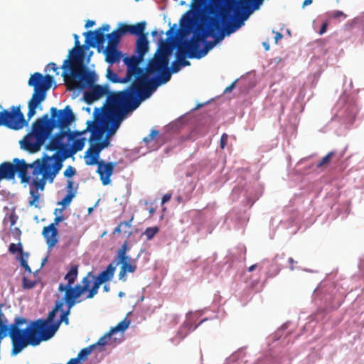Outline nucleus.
I'll list each match as a JSON object with an SVG mask.
<instances>
[{
  "label": "nucleus",
  "instance_id": "nucleus-13",
  "mask_svg": "<svg viewBox=\"0 0 364 364\" xmlns=\"http://www.w3.org/2000/svg\"><path fill=\"white\" fill-rule=\"evenodd\" d=\"M28 124L23 114L21 111V107L11 106L10 110L4 109L0 112V127L19 130Z\"/></svg>",
  "mask_w": 364,
  "mask_h": 364
},
{
  "label": "nucleus",
  "instance_id": "nucleus-3",
  "mask_svg": "<svg viewBox=\"0 0 364 364\" xmlns=\"http://www.w3.org/2000/svg\"><path fill=\"white\" fill-rule=\"evenodd\" d=\"M61 68L62 76L67 81L70 90H82L96 81L95 72L89 70L83 63L82 48H73Z\"/></svg>",
  "mask_w": 364,
  "mask_h": 364
},
{
  "label": "nucleus",
  "instance_id": "nucleus-41",
  "mask_svg": "<svg viewBox=\"0 0 364 364\" xmlns=\"http://www.w3.org/2000/svg\"><path fill=\"white\" fill-rule=\"evenodd\" d=\"M37 284L36 280H31L27 278L26 277H23L22 279V287L24 289H33Z\"/></svg>",
  "mask_w": 364,
  "mask_h": 364
},
{
  "label": "nucleus",
  "instance_id": "nucleus-11",
  "mask_svg": "<svg viewBox=\"0 0 364 364\" xmlns=\"http://www.w3.org/2000/svg\"><path fill=\"white\" fill-rule=\"evenodd\" d=\"M168 63V61L154 55V58L148 62L146 68H141L142 72L135 74V80H133L126 90L133 94L139 89L145 87L146 82L150 80L149 75L158 74L164 69H166Z\"/></svg>",
  "mask_w": 364,
  "mask_h": 364
},
{
  "label": "nucleus",
  "instance_id": "nucleus-62",
  "mask_svg": "<svg viewBox=\"0 0 364 364\" xmlns=\"http://www.w3.org/2000/svg\"><path fill=\"white\" fill-rule=\"evenodd\" d=\"M273 33H275L274 42H275V43H277L278 41L283 38V35L281 33H279V32H274V31H273Z\"/></svg>",
  "mask_w": 364,
  "mask_h": 364
},
{
  "label": "nucleus",
  "instance_id": "nucleus-31",
  "mask_svg": "<svg viewBox=\"0 0 364 364\" xmlns=\"http://www.w3.org/2000/svg\"><path fill=\"white\" fill-rule=\"evenodd\" d=\"M120 38L121 37L115 31H112L111 33L107 34V39L108 41V43L107 46H118Z\"/></svg>",
  "mask_w": 364,
  "mask_h": 364
},
{
  "label": "nucleus",
  "instance_id": "nucleus-44",
  "mask_svg": "<svg viewBox=\"0 0 364 364\" xmlns=\"http://www.w3.org/2000/svg\"><path fill=\"white\" fill-rule=\"evenodd\" d=\"M75 197V193L70 192L62 199L61 201L58 203L59 205H62L63 206L68 205L72 201L73 198Z\"/></svg>",
  "mask_w": 364,
  "mask_h": 364
},
{
  "label": "nucleus",
  "instance_id": "nucleus-48",
  "mask_svg": "<svg viewBox=\"0 0 364 364\" xmlns=\"http://www.w3.org/2000/svg\"><path fill=\"white\" fill-rule=\"evenodd\" d=\"M76 173V170L72 166H69L64 171V176L68 178L73 176Z\"/></svg>",
  "mask_w": 364,
  "mask_h": 364
},
{
  "label": "nucleus",
  "instance_id": "nucleus-7",
  "mask_svg": "<svg viewBox=\"0 0 364 364\" xmlns=\"http://www.w3.org/2000/svg\"><path fill=\"white\" fill-rule=\"evenodd\" d=\"M219 28L218 21L215 17H201V23L197 26L191 38L178 45L179 50L186 53L188 58H203L200 44L205 42L210 35H213L215 29Z\"/></svg>",
  "mask_w": 364,
  "mask_h": 364
},
{
  "label": "nucleus",
  "instance_id": "nucleus-18",
  "mask_svg": "<svg viewBox=\"0 0 364 364\" xmlns=\"http://www.w3.org/2000/svg\"><path fill=\"white\" fill-rule=\"evenodd\" d=\"M115 270L116 267L113 263H110L105 270L95 277V281L93 282L89 293H87L86 299H92L97 294L100 285L110 281L113 278Z\"/></svg>",
  "mask_w": 364,
  "mask_h": 364
},
{
  "label": "nucleus",
  "instance_id": "nucleus-58",
  "mask_svg": "<svg viewBox=\"0 0 364 364\" xmlns=\"http://www.w3.org/2000/svg\"><path fill=\"white\" fill-rule=\"evenodd\" d=\"M99 144L100 145L101 148L103 149H105V147H107L109 144V141L108 140V139H105V140L103 141H98Z\"/></svg>",
  "mask_w": 364,
  "mask_h": 364
},
{
  "label": "nucleus",
  "instance_id": "nucleus-16",
  "mask_svg": "<svg viewBox=\"0 0 364 364\" xmlns=\"http://www.w3.org/2000/svg\"><path fill=\"white\" fill-rule=\"evenodd\" d=\"M63 306V301H58L56 300L53 309L48 313V317L46 319L38 318L36 321H40V327L38 329V335L40 337V343L46 341L50 339L52 337H48L47 334L48 330L53 326V320L55 317L56 312L62 310Z\"/></svg>",
  "mask_w": 364,
  "mask_h": 364
},
{
  "label": "nucleus",
  "instance_id": "nucleus-30",
  "mask_svg": "<svg viewBox=\"0 0 364 364\" xmlns=\"http://www.w3.org/2000/svg\"><path fill=\"white\" fill-rule=\"evenodd\" d=\"M112 335V333L109 331L106 335L101 337L96 343L92 344V346H95V349L98 348L100 352L103 351L105 350L104 346L107 343V341L110 339Z\"/></svg>",
  "mask_w": 364,
  "mask_h": 364
},
{
  "label": "nucleus",
  "instance_id": "nucleus-4",
  "mask_svg": "<svg viewBox=\"0 0 364 364\" xmlns=\"http://www.w3.org/2000/svg\"><path fill=\"white\" fill-rule=\"evenodd\" d=\"M264 0H192L191 6L197 12L205 11L206 15L210 14V9L213 7L217 10V16L220 18L222 11L230 6V16H236L238 9L241 26L249 16L255 10L259 9Z\"/></svg>",
  "mask_w": 364,
  "mask_h": 364
},
{
  "label": "nucleus",
  "instance_id": "nucleus-56",
  "mask_svg": "<svg viewBox=\"0 0 364 364\" xmlns=\"http://www.w3.org/2000/svg\"><path fill=\"white\" fill-rule=\"evenodd\" d=\"M4 306L3 304H0V326H2V324H5V323L7 322L6 319L4 318V315L2 311V307Z\"/></svg>",
  "mask_w": 364,
  "mask_h": 364
},
{
  "label": "nucleus",
  "instance_id": "nucleus-39",
  "mask_svg": "<svg viewBox=\"0 0 364 364\" xmlns=\"http://www.w3.org/2000/svg\"><path fill=\"white\" fill-rule=\"evenodd\" d=\"M129 321L124 319L123 321H120L114 328H112L110 330V333L112 334L114 332L124 331L129 327Z\"/></svg>",
  "mask_w": 364,
  "mask_h": 364
},
{
  "label": "nucleus",
  "instance_id": "nucleus-23",
  "mask_svg": "<svg viewBox=\"0 0 364 364\" xmlns=\"http://www.w3.org/2000/svg\"><path fill=\"white\" fill-rule=\"evenodd\" d=\"M119 263L122 264L118 274L119 279L124 282L127 280V274L135 272L137 265L135 259H132L130 257L124 260H119Z\"/></svg>",
  "mask_w": 364,
  "mask_h": 364
},
{
  "label": "nucleus",
  "instance_id": "nucleus-37",
  "mask_svg": "<svg viewBox=\"0 0 364 364\" xmlns=\"http://www.w3.org/2000/svg\"><path fill=\"white\" fill-rule=\"evenodd\" d=\"M95 349V346H89L82 349L77 354V358L81 360H85L88 355L91 354L92 351Z\"/></svg>",
  "mask_w": 364,
  "mask_h": 364
},
{
  "label": "nucleus",
  "instance_id": "nucleus-10",
  "mask_svg": "<svg viewBox=\"0 0 364 364\" xmlns=\"http://www.w3.org/2000/svg\"><path fill=\"white\" fill-rule=\"evenodd\" d=\"M102 149L98 142L90 143V148L85 154V164L88 166L97 164V173L99 174L102 183L107 186L110 183V177L113 173L114 168L117 166L115 162H105L98 161L100 154Z\"/></svg>",
  "mask_w": 364,
  "mask_h": 364
},
{
  "label": "nucleus",
  "instance_id": "nucleus-51",
  "mask_svg": "<svg viewBox=\"0 0 364 364\" xmlns=\"http://www.w3.org/2000/svg\"><path fill=\"white\" fill-rule=\"evenodd\" d=\"M7 331L9 332V327L5 324H2V326H0V339L4 338L7 336V334H9Z\"/></svg>",
  "mask_w": 364,
  "mask_h": 364
},
{
  "label": "nucleus",
  "instance_id": "nucleus-19",
  "mask_svg": "<svg viewBox=\"0 0 364 364\" xmlns=\"http://www.w3.org/2000/svg\"><path fill=\"white\" fill-rule=\"evenodd\" d=\"M90 87L89 90L84 92V100L87 104H92L95 101L98 100L101 97L107 95V97L112 94L109 92V87L107 85L102 86L99 85H87L86 87Z\"/></svg>",
  "mask_w": 364,
  "mask_h": 364
},
{
  "label": "nucleus",
  "instance_id": "nucleus-43",
  "mask_svg": "<svg viewBox=\"0 0 364 364\" xmlns=\"http://www.w3.org/2000/svg\"><path fill=\"white\" fill-rule=\"evenodd\" d=\"M335 155L334 151L329 152L327 155L321 159V160L317 164L316 166L320 168L323 165L328 164L331 159V158Z\"/></svg>",
  "mask_w": 364,
  "mask_h": 364
},
{
  "label": "nucleus",
  "instance_id": "nucleus-15",
  "mask_svg": "<svg viewBox=\"0 0 364 364\" xmlns=\"http://www.w3.org/2000/svg\"><path fill=\"white\" fill-rule=\"evenodd\" d=\"M63 211L62 208H56L54 214L57 215ZM65 218L61 215H56L53 220V223L43 228L42 235L46 241L48 248L54 247L58 242V230L56 225L63 221Z\"/></svg>",
  "mask_w": 364,
  "mask_h": 364
},
{
  "label": "nucleus",
  "instance_id": "nucleus-20",
  "mask_svg": "<svg viewBox=\"0 0 364 364\" xmlns=\"http://www.w3.org/2000/svg\"><path fill=\"white\" fill-rule=\"evenodd\" d=\"M58 290L60 292H65L62 299L58 301H63V304H65L69 309H72L76 304L82 301L81 299H79L80 296L73 289V286L66 287L64 286V284L60 283Z\"/></svg>",
  "mask_w": 364,
  "mask_h": 364
},
{
  "label": "nucleus",
  "instance_id": "nucleus-55",
  "mask_svg": "<svg viewBox=\"0 0 364 364\" xmlns=\"http://www.w3.org/2000/svg\"><path fill=\"white\" fill-rule=\"evenodd\" d=\"M228 135L226 134H223L222 136H221V138H220V147L222 149H224L225 146H226L227 144V142H228Z\"/></svg>",
  "mask_w": 364,
  "mask_h": 364
},
{
  "label": "nucleus",
  "instance_id": "nucleus-53",
  "mask_svg": "<svg viewBox=\"0 0 364 364\" xmlns=\"http://www.w3.org/2000/svg\"><path fill=\"white\" fill-rule=\"evenodd\" d=\"M47 68L49 70H52L53 72H55L56 75L59 74V72H58L59 68L57 67V65L55 63H50L47 65Z\"/></svg>",
  "mask_w": 364,
  "mask_h": 364
},
{
  "label": "nucleus",
  "instance_id": "nucleus-5",
  "mask_svg": "<svg viewBox=\"0 0 364 364\" xmlns=\"http://www.w3.org/2000/svg\"><path fill=\"white\" fill-rule=\"evenodd\" d=\"M136 97L127 90L109 95L106 100L107 107L105 111L103 122H108L114 129L119 128L124 116L136 105Z\"/></svg>",
  "mask_w": 364,
  "mask_h": 364
},
{
  "label": "nucleus",
  "instance_id": "nucleus-60",
  "mask_svg": "<svg viewBox=\"0 0 364 364\" xmlns=\"http://www.w3.org/2000/svg\"><path fill=\"white\" fill-rule=\"evenodd\" d=\"M123 225L122 223H120L113 230V234H119L122 232V226Z\"/></svg>",
  "mask_w": 364,
  "mask_h": 364
},
{
  "label": "nucleus",
  "instance_id": "nucleus-25",
  "mask_svg": "<svg viewBox=\"0 0 364 364\" xmlns=\"http://www.w3.org/2000/svg\"><path fill=\"white\" fill-rule=\"evenodd\" d=\"M72 309L67 307V309L62 312L60 318L53 323V326L48 330L47 334L48 337H53L56 331L58 330L61 323H64L65 325L69 324L68 316L70 314Z\"/></svg>",
  "mask_w": 364,
  "mask_h": 364
},
{
  "label": "nucleus",
  "instance_id": "nucleus-52",
  "mask_svg": "<svg viewBox=\"0 0 364 364\" xmlns=\"http://www.w3.org/2000/svg\"><path fill=\"white\" fill-rule=\"evenodd\" d=\"M331 17L333 18H346V15L341 11H334L331 14Z\"/></svg>",
  "mask_w": 364,
  "mask_h": 364
},
{
  "label": "nucleus",
  "instance_id": "nucleus-42",
  "mask_svg": "<svg viewBox=\"0 0 364 364\" xmlns=\"http://www.w3.org/2000/svg\"><path fill=\"white\" fill-rule=\"evenodd\" d=\"M159 231V229L158 227H149L147 228L144 231V235L146 237V239L148 240H151L156 234Z\"/></svg>",
  "mask_w": 364,
  "mask_h": 364
},
{
  "label": "nucleus",
  "instance_id": "nucleus-50",
  "mask_svg": "<svg viewBox=\"0 0 364 364\" xmlns=\"http://www.w3.org/2000/svg\"><path fill=\"white\" fill-rule=\"evenodd\" d=\"M26 258L27 257H26L25 256H21V259H20V262H21V266L25 269V270L31 274V269L26 262Z\"/></svg>",
  "mask_w": 364,
  "mask_h": 364
},
{
  "label": "nucleus",
  "instance_id": "nucleus-46",
  "mask_svg": "<svg viewBox=\"0 0 364 364\" xmlns=\"http://www.w3.org/2000/svg\"><path fill=\"white\" fill-rule=\"evenodd\" d=\"M158 135H159V131L151 130L150 134L147 136H146L143 139V141L145 143L148 144V143L151 142L152 140H154L155 139V137Z\"/></svg>",
  "mask_w": 364,
  "mask_h": 364
},
{
  "label": "nucleus",
  "instance_id": "nucleus-9",
  "mask_svg": "<svg viewBox=\"0 0 364 364\" xmlns=\"http://www.w3.org/2000/svg\"><path fill=\"white\" fill-rule=\"evenodd\" d=\"M53 77L50 75L43 76L40 73H35L28 80V85L33 87V93L28 101V111L27 117L28 119L33 117L36 113V108L46 99V92L52 86Z\"/></svg>",
  "mask_w": 364,
  "mask_h": 364
},
{
  "label": "nucleus",
  "instance_id": "nucleus-14",
  "mask_svg": "<svg viewBox=\"0 0 364 364\" xmlns=\"http://www.w3.org/2000/svg\"><path fill=\"white\" fill-rule=\"evenodd\" d=\"M136 36H138L135 50L137 55H133L131 57H125L123 61L126 65L130 66V70H135L139 73L142 72L139 64L143 61L145 54L149 50V41L144 31Z\"/></svg>",
  "mask_w": 364,
  "mask_h": 364
},
{
  "label": "nucleus",
  "instance_id": "nucleus-36",
  "mask_svg": "<svg viewBox=\"0 0 364 364\" xmlns=\"http://www.w3.org/2000/svg\"><path fill=\"white\" fill-rule=\"evenodd\" d=\"M129 248L128 246L127 241H125L117 251L118 260H124L127 259L129 256L127 255V252L129 250Z\"/></svg>",
  "mask_w": 364,
  "mask_h": 364
},
{
  "label": "nucleus",
  "instance_id": "nucleus-54",
  "mask_svg": "<svg viewBox=\"0 0 364 364\" xmlns=\"http://www.w3.org/2000/svg\"><path fill=\"white\" fill-rule=\"evenodd\" d=\"M180 68H181L180 64L176 60H174L171 65V72L177 73L179 71Z\"/></svg>",
  "mask_w": 364,
  "mask_h": 364
},
{
  "label": "nucleus",
  "instance_id": "nucleus-24",
  "mask_svg": "<svg viewBox=\"0 0 364 364\" xmlns=\"http://www.w3.org/2000/svg\"><path fill=\"white\" fill-rule=\"evenodd\" d=\"M86 124V130L91 133L89 139L90 143L100 141L105 133V129H103L102 125L91 120H88Z\"/></svg>",
  "mask_w": 364,
  "mask_h": 364
},
{
  "label": "nucleus",
  "instance_id": "nucleus-26",
  "mask_svg": "<svg viewBox=\"0 0 364 364\" xmlns=\"http://www.w3.org/2000/svg\"><path fill=\"white\" fill-rule=\"evenodd\" d=\"M105 60L112 65L119 62L121 57V52L118 50L117 46H107L104 50Z\"/></svg>",
  "mask_w": 364,
  "mask_h": 364
},
{
  "label": "nucleus",
  "instance_id": "nucleus-49",
  "mask_svg": "<svg viewBox=\"0 0 364 364\" xmlns=\"http://www.w3.org/2000/svg\"><path fill=\"white\" fill-rule=\"evenodd\" d=\"M73 289L81 296L84 294L85 291V286H82L81 284H77L75 287H73Z\"/></svg>",
  "mask_w": 364,
  "mask_h": 364
},
{
  "label": "nucleus",
  "instance_id": "nucleus-38",
  "mask_svg": "<svg viewBox=\"0 0 364 364\" xmlns=\"http://www.w3.org/2000/svg\"><path fill=\"white\" fill-rule=\"evenodd\" d=\"M9 251L12 254H15L16 252H18L21 256H25L26 257H28V253L23 254L22 245L21 242L18 243L17 245L15 243H11L9 247Z\"/></svg>",
  "mask_w": 364,
  "mask_h": 364
},
{
  "label": "nucleus",
  "instance_id": "nucleus-21",
  "mask_svg": "<svg viewBox=\"0 0 364 364\" xmlns=\"http://www.w3.org/2000/svg\"><path fill=\"white\" fill-rule=\"evenodd\" d=\"M146 23L141 21L136 23L135 25H128L124 23H120L118 25L117 29L114 30L119 36L122 38V36L130 33L132 35H136L142 33L145 31Z\"/></svg>",
  "mask_w": 364,
  "mask_h": 364
},
{
  "label": "nucleus",
  "instance_id": "nucleus-34",
  "mask_svg": "<svg viewBox=\"0 0 364 364\" xmlns=\"http://www.w3.org/2000/svg\"><path fill=\"white\" fill-rule=\"evenodd\" d=\"M85 141L86 139L84 137L73 140L71 148L75 154L83 149Z\"/></svg>",
  "mask_w": 364,
  "mask_h": 364
},
{
  "label": "nucleus",
  "instance_id": "nucleus-64",
  "mask_svg": "<svg viewBox=\"0 0 364 364\" xmlns=\"http://www.w3.org/2000/svg\"><path fill=\"white\" fill-rule=\"evenodd\" d=\"M80 362V360L77 358V356L76 358H71L68 363L67 364H79Z\"/></svg>",
  "mask_w": 364,
  "mask_h": 364
},
{
  "label": "nucleus",
  "instance_id": "nucleus-27",
  "mask_svg": "<svg viewBox=\"0 0 364 364\" xmlns=\"http://www.w3.org/2000/svg\"><path fill=\"white\" fill-rule=\"evenodd\" d=\"M171 52L172 48L171 46L168 43H162L155 55L169 62L168 57L171 54Z\"/></svg>",
  "mask_w": 364,
  "mask_h": 364
},
{
  "label": "nucleus",
  "instance_id": "nucleus-45",
  "mask_svg": "<svg viewBox=\"0 0 364 364\" xmlns=\"http://www.w3.org/2000/svg\"><path fill=\"white\" fill-rule=\"evenodd\" d=\"M65 128H60V131L55 134L53 136L57 139L59 141H63V139L67 136L68 137V131L65 130Z\"/></svg>",
  "mask_w": 364,
  "mask_h": 364
},
{
  "label": "nucleus",
  "instance_id": "nucleus-33",
  "mask_svg": "<svg viewBox=\"0 0 364 364\" xmlns=\"http://www.w3.org/2000/svg\"><path fill=\"white\" fill-rule=\"evenodd\" d=\"M187 57L186 53L184 51L181 52L179 50V46H178V50L176 53V61L180 64L181 66H189L191 63L186 59Z\"/></svg>",
  "mask_w": 364,
  "mask_h": 364
},
{
  "label": "nucleus",
  "instance_id": "nucleus-40",
  "mask_svg": "<svg viewBox=\"0 0 364 364\" xmlns=\"http://www.w3.org/2000/svg\"><path fill=\"white\" fill-rule=\"evenodd\" d=\"M66 128H67V131H68V140L69 141L74 140L75 138H76L77 136H80L85 134L87 132V130H86V129L82 131H77L76 130V131L72 132L70 130L68 127Z\"/></svg>",
  "mask_w": 364,
  "mask_h": 364
},
{
  "label": "nucleus",
  "instance_id": "nucleus-57",
  "mask_svg": "<svg viewBox=\"0 0 364 364\" xmlns=\"http://www.w3.org/2000/svg\"><path fill=\"white\" fill-rule=\"evenodd\" d=\"M73 37L75 38V48H82L83 47L80 46V41H79V36L77 34H74Z\"/></svg>",
  "mask_w": 364,
  "mask_h": 364
},
{
  "label": "nucleus",
  "instance_id": "nucleus-59",
  "mask_svg": "<svg viewBox=\"0 0 364 364\" xmlns=\"http://www.w3.org/2000/svg\"><path fill=\"white\" fill-rule=\"evenodd\" d=\"M327 26H328V23L326 22H324L321 26V28L319 30V32L318 33L320 35H322L326 31V29H327Z\"/></svg>",
  "mask_w": 364,
  "mask_h": 364
},
{
  "label": "nucleus",
  "instance_id": "nucleus-28",
  "mask_svg": "<svg viewBox=\"0 0 364 364\" xmlns=\"http://www.w3.org/2000/svg\"><path fill=\"white\" fill-rule=\"evenodd\" d=\"M78 275L77 266H72L68 272L65 274L64 279L67 281V284H64V286L72 287L75 283Z\"/></svg>",
  "mask_w": 364,
  "mask_h": 364
},
{
  "label": "nucleus",
  "instance_id": "nucleus-6",
  "mask_svg": "<svg viewBox=\"0 0 364 364\" xmlns=\"http://www.w3.org/2000/svg\"><path fill=\"white\" fill-rule=\"evenodd\" d=\"M26 323V318L17 317L14 323L9 326V336L11 340L13 355L18 354L28 346H36L41 343L38 331L40 321H31L24 329L19 328L20 325Z\"/></svg>",
  "mask_w": 364,
  "mask_h": 364
},
{
  "label": "nucleus",
  "instance_id": "nucleus-17",
  "mask_svg": "<svg viewBox=\"0 0 364 364\" xmlns=\"http://www.w3.org/2000/svg\"><path fill=\"white\" fill-rule=\"evenodd\" d=\"M110 28L109 25L103 24L101 27L98 28L94 31H89L83 33L85 36V43L87 45V48L89 47L95 48L97 46L103 47L107 39V35L105 32L109 31Z\"/></svg>",
  "mask_w": 364,
  "mask_h": 364
},
{
  "label": "nucleus",
  "instance_id": "nucleus-29",
  "mask_svg": "<svg viewBox=\"0 0 364 364\" xmlns=\"http://www.w3.org/2000/svg\"><path fill=\"white\" fill-rule=\"evenodd\" d=\"M95 281V276L91 272H88L87 275L82 278L81 283L82 286H85V291H90L93 282Z\"/></svg>",
  "mask_w": 364,
  "mask_h": 364
},
{
  "label": "nucleus",
  "instance_id": "nucleus-63",
  "mask_svg": "<svg viewBox=\"0 0 364 364\" xmlns=\"http://www.w3.org/2000/svg\"><path fill=\"white\" fill-rule=\"evenodd\" d=\"M171 198V194H165V195H164V196L162 198L161 203L164 204V203H167L168 201L170 200Z\"/></svg>",
  "mask_w": 364,
  "mask_h": 364
},
{
  "label": "nucleus",
  "instance_id": "nucleus-22",
  "mask_svg": "<svg viewBox=\"0 0 364 364\" xmlns=\"http://www.w3.org/2000/svg\"><path fill=\"white\" fill-rule=\"evenodd\" d=\"M130 66L127 65V73L124 77H119L116 73H114L110 67H109L107 70L106 77L110 82L113 83H122L125 84L130 82L132 80H135V74L137 72L134 70H130Z\"/></svg>",
  "mask_w": 364,
  "mask_h": 364
},
{
  "label": "nucleus",
  "instance_id": "nucleus-32",
  "mask_svg": "<svg viewBox=\"0 0 364 364\" xmlns=\"http://www.w3.org/2000/svg\"><path fill=\"white\" fill-rule=\"evenodd\" d=\"M63 144V141H59L57 139L53 136L50 139L49 143L46 145V149L58 151Z\"/></svg>",
  "mask_w": 364,
  "mask_h": 364
},
{
  "label": "nucleus",
  "instance_id": "nucleus-61",
  "mask_svg": "<svg viewBox=\"0 0 364 364\" xmlns=\"http://www.w3.org/2000/svg\"><path fill=\"white\" fill-rule=\"evenodd\" d=\"M73 185H74V183L72 180H68L67 181V189H68V192L70 193V192H73L72 190L73 188Z\"/></svg>",
  "mask_w": 364,
  "mask_h": 364
},
{
  "label": "nucleus",
  "instance_id": "nucleus-2",
  "mask_svg": "<svg viewBox=\"0 0 364 364\" xmlns=\"http://www.w3.org/2000/svg\"><path fill=\"white\" fill-rule=\"evenodd\" d=\"M75 154L71 146L68 147L64 144L58 151L50 156L45 154L31 164H27L25 161L26 172L29 168L32 169L33 181L31 184L41 191L44 190L46 181L52 183L62 168L63 162Z\"/></svg>",
  "mask_w": 364,
  "mask_h": 364
},
{
  "label": "nucleus",
  "instance_id": "nucleus-35",
  "mask_svg": "<svg viewBox=\"0 0 364 364\" xmlns=\"http://www.w3.org/2000/svg\"><path fill=\"white\" fill-rule=\"evenodd\" d=\"M36 190H33V188L30 189V197L28 203L31 206L38 207V203L39 200L40 195L38 193V188L36 187Z\"/></svg>",
  "mask_w": 364,
  "mask_h": 364
},
{
  "label": "nucleus",
  "instance_id": "nucleus-8",
  "mask_svg": "<svg viewBox=\"0 0 364 364\" xmlns=\"http://www.w3.org/2000/svg\"><path fill=\"white\" fill-rule=\"evenodd\" d=\"M230 6H229L221 12L220 18L217 16V10L212 7L210 9V14L211 15H203L202 17H215L219 23V29H215L213 35H210L214 38L213 41L203 42L204 43L203 48L201 49L203 57L206 55L210 50H211L216 43L222 41L224 38V33L230 34L235 32L236 30L241 27V19H240V14L238 9L236 11V16H230L229 10Z\"/></svg>",
  "mask_w": 364,
  "mask_h": 364
},
{
  "label": "nucleus",
  "instance_id": "nucleus-1",
  "mask_svg": "<svg viewBox=\"0 0 364 364\" xmlns=\"http://www.w3.org/2000/svg\"><path fill=\"white\" fill-rule=\"evenodd\" d=\"M50 114L51 119L48 114H45L33 123L32 133L27 134L21 142L23 149L30 153L38 151L54 128L68 127L75 119L69 105L59 110L51 107Z\"/></svg>",
  "mask_w": 364,
  "mask_h": 364
},
{
  "label": "nucleus",
  "instance_id": "nucleus-47",
  "mask_svg": "<svg viewBox=\"0 0 364 364\" xmlns=\"http://www.w3.org/2000/svg\"><path fill=\"white\" fill-rule=\"evenodd\" d=\"M102 127L105 132H107V137L113 135L117 131V129H114V127H110L109 124H108V122H103Z\"/></svg>",
  "mask_w": 364,
  "mask_h": 364
},
{
  "label": "nucleus",
  "instance_id": "nucleus-12",
  "mask_svg": "<svg viewBox=\"0 0 364 364\" xmlns=\"http://www.w3.org/2000/svg\"><path fill=\"white\" fill-rule=\"evenodd\" d=\"M171 74V72L167 66L166 69H164L163 71H161L157 74V77L151 78L149 82H146L145 87H143L141 89H139L133 93V95L136 97V105H134L133 108L138 107L142 101L149 98L159 85L169 81Z\"/></svg>",
  "mask_w": 364,
  "mask_h": 364
}]
</instances>
